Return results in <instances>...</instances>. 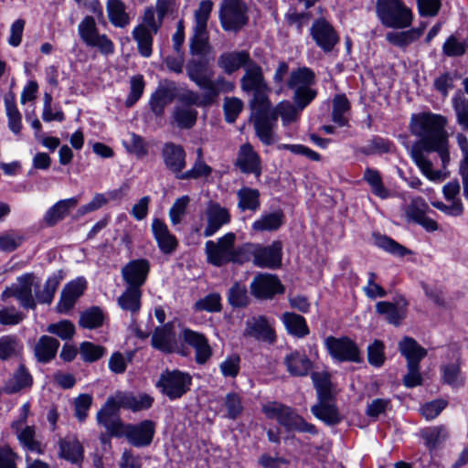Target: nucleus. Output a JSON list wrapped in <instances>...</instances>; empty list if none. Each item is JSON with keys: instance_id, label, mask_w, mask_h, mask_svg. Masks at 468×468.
Here are the masks:
<instances>
[{"instance_id": "dca6fc26", "label": "nucleus", "mask_w": 468, "mask_h": 468, "mask_svg": "<svg viewBox=\"0 0 468 468\" xmlns=\"http://www.w3.org/2000/svg\"><path fill=\"white\" fill-rule=\"evenodd\" d=\"M119 405L115 399L110 397L97 412V422L103 426L110 436H122L124 425L119 416Z\"/></svg>"}, {"instance_id": "e433bc0d", "label": "nucleus", "mask_w": 468, "mask_h": 468, "mask_svg": "<svg viewBox=\"0 0 468 468\" xmlns=\"http://www.w3.org/2000/svg\"><path fill=\"white\" fill-rule=\"evenodd\" d=\"M33 378L24 365H20L4 386V392L6 394H14L24 388H30Z\"/></svg>"}, {"instance_id": "79ce46f5", "label": "nucleus", "mask_w": 468, "mask_h": 468, "mask_svg": "<svg viewBox=\"0 0 468 468\" xmlns=\"http://www.w3.org/2000/svg\"><path fill=\"white\" fill-rule=\"evenodd\" d=\"M125 5L121 0H108L107 13L110 22L116 27L123 28L130 24V16L126 13Z\"/></svg>"}, {"instance_id": "f257e3e1", "label": "nucleus", "mask_w": 468, "mask_h": 468, "mask_svg": "<svg viewBox=\"0 0 468 468\" xmlns=\"http://www.w3.org/2000/svg\"><path fill=\"white\" fill-rule=\"evenodd\" d=\"M447 119L432 112L412 114L410 131L420 139V145L426 152H436L441 157L443 167L450 161L448 133L445 131Z\"/></svg>"}, {"instance_id": "0eeeda50", "label": "nucleus", "mask_w": 468, "mask_h": 468, "mask_svg": "<svg viewBox=\"0 0 468 468\" xmlns=\"http://www.w3.org/2000/svg\"><path fill=\"white\" fill-rule=\"evenodd\" d=\"M377 13L388 27L405 28L410 26L412 14L400 0H377Z\"/></svg>"}, {"instance_id": "c9c22d12", "label": "nucleus", "mask_w": 468, "mask_h": 468, "mask_svg": "<svg viewBox=\"0 0 468 468\" xmlns=\"http://www.w3.org/2000/svg\"><path fill=\"white\" fill-rule=\"evenodd\" d=\"M423 149L420 145H413L410 149V156L420 169L422 174L431 181L441 180L445 177L441 171H434L432 163L424 155Z\"/></svg>"}, {"instance_id": "72a5a7b5", "label": "nucleus", "mask_w": 468, "mask_h": 468, "mask_svg": "<svg viewBox=\"0 0 468 468\" xmlns=\"http://www.w3.org/2000/svg\"><path fill=\"white\" fill-rule=\"evenodd\" d=\"M77 204L78 200L75 197L58 201L47 210L44 216L46 225L48 227L56 225L58 221L62 220Z\"/></svg>"}, {"instance_id": "3c124183", "label": "nucleus", "mask_w": 468, "mask_h": 468, "mask_svg": "<svg viewBox=\"0 0 468 468\" xmlns=\"http://www.w3.org/2000/svg\"><path fill=\"white\" fill-rule=\"evenodd\" d=\"M393 148L394 144L388 139L373 136L365 146L359 149V152L365 155L382 154L390 153Z\"/></svg>"}, {"instance_id": "5fc2aeb1", "label": "nucleus", "mask_w": 468, "mask_h": 468, "mask_svg": "<svg viewBox=\"0 0 468 468\" xmlns=\"http://www.w3.org/2000/svg\"><path fill=\"white\" fill-rule=\"evenodd\" d=\"M223 405L225 409L223 417L229 420H236L242 414L244 410L242 398L237 392L227 393L224 398Z\"/></svg>"}, {"instance_id": "6e6552de", "label": "nucleus", "mask_w": 468, "mask_h": 468, "mask_svg": "<svg viewBox=\"0 0 468 468\" xmlns=\"http://www.w3.org/2000/svg\"><path fill=\"white\" fill-rule=\"evenodd\" d=\"M191 384L192 378L188 373L165 369L160 374L155 387L170 400H175L182 398L190 389Z\"/></svg>"}, {"instance_id": "0e129e2a", "label": "nucleus", "mask_w": 468, "mask_h": 468, "mask_svg": "<svg viewBox=\"0 0 468 468\" xmlns=\"http://www.w3.org/2000/svg\"><path fill=\"white\" fill-rule=\"evenodd\" d=\"M194 309L197 312L218 313L222 309L221 297L218 292H212L197 301Z\"/></svg>"}, {"instance_id": "423d86ee", "label": "nucleus", "mask_w": 468, "mask_h": 468, "mask_svg": "<svg viewBox=\"0 0 468 468\" xmlns=\"http://www.w3.org/2000/svg\"><path fill=\"white\" fill-rule=\"evenodd\" d=\"M399 349L407 359L408 372L403 378V384L407 388H415L422 384V377L420 373V362L423 359L427 351L421 347L416 340L405 336L399 343Z\"/></svg>"}, {"instance_id": "37998d69", "label": "nucleus", "mask_w": 468, "mask_h": 468, "mask_svg": "<svg viewBox=\"0 0 468 468\" xmlns=\"http://www.w3.org/2000/svg\"><path fill=\"white\" fill-rule=\"evenodd\" d=\"M61 279L59 274H53L47 279L42 290L35 291L37 304H50L53 302Z\"/></svg>"}, {"instance_id": "6ab92c4d", "label": "nucleus", "mask_w": 468, "mask_h": 468, "mask_svg": "<svg viewBox=\"0 0 468 468\" xmlns=\"http://www.w3.org/2000/svg\"><path fill=\"white\" fill-rule=\"evenodd\" d=\"M150 271V263L145 259H137L129 261L122 268V276L128 287L140 289L146 281Z\"/></svg>"}, {"instance_id": "de8ad7c7", "label": "nucleus", "mask_w": 468, "mask_h": 468, "mask_svg": "<svg viewBox=\"0 0 468 468\" xmlns=\"http://www.w3.org/2000/svg\"><path fill=\"white\" fill-rule=\"evenodd\" d=\"M282 211L263 214L252 223V229L259 232L276 230L282 226Z\"/></svg>"}, {"instance_id": "864d4df0", "label": "nucleus", "mask_w": 468, "mask_h": 468, "mask_svg": "<svg viewBox=\"0 0 468 468\" xmlns=\"http://www.w3.org/2000/svg\"><path fill=\"white\" fill-rule=\"evenodd\" d=\"M133 37L137 42L139 53L144 58H149L152 55L153 44L151 32L144 25H139L133 29Z\"/></svg>"}, {"instance_id": "09e8293b", "label": "nucleus", "mask_w": 468, "mask_h": 468, "mask_svg": "<svg viewBox=\"0 0 468 468\" xmlns=\"http://www.w3.org/2000/svg\"><path fill=\"white\" fill-rule=\"evenodd\" d=\"M174 94L166 88L157 89L151 96L149 105L151 111L155 116H162L165 112V108L172 102Z\"/></svg>"}, {"instance_id": "ddd939ff", "label": "nucleus", "mask_w": 468, "mask_h": 468, "mask_svg": "<svg viewBox=\"0 0 468 468\" xmlns=\"http://www.w3.org/2000/svg\"><path fill=\"white\" fill-rule=\"evenodd\" d=\"M310 36L316 46L324 53L333 51L340 41V37L335 27L329 21L322 16L314 19L310 27Z\"/></svg>"}, {"instance_id": "4d7b16f0", "label": "nucleus", "mask_w": 468, "mask_h": 468, "mask_svg": "<svg viewBox=\"0 0 468 468\" xmlns=\"http://www.w3.org/2000/svg\"><path fill=\"white\" fill-rule=\"evenodd\" d=\"M423 30L413 28L402 32H389L386 36V39L392 45L404 48L417 40L422 34Z\"/></svg>"}, {"instance_id": "a19ab883", "label": "nucleus", "mask_w": 468, "mask_h": 468, "mask_svg": "<svg viewBox=\"0 0 468 468\" xmlns=\"http://www.w3.org/2000/svg\"><path fill=\"white\" fill-rule=\"evenodd\" d=\"M197 114L193 107L176 105L172 112V120L179 129H191L197 122Z\"/></svg>"}, {"instance_id": "f03ea898", "label": "nucleus", "mask_w": 468, "mask_h": 468, "mask_svg": "<svg viewBox=\"0 0 468 468\" xmlns=\"http://www.w3.org/2000/svg\"><path fill=\"white\" fill-rule=\"evenodd\" d=\"M235 234L229 232L218 239L216 242L207 240L205 244L207 261L215 266H222L230 261L238 263L248 261V257L244 256L242 246L235 249Z\"/></svg>"}, {"instance_id": "7c9ffc66", "label": "nucleus", "mask_w": 468, "mask_h": 468, "mask_svg": "<svg viewBox=\"0 0 468 468\" xmlns=\"http://www.w3.org/2000/svg\"><path fill=\"white\" fill-rule=\"evenodd\" d=\"M318 403L312 406L311 412L327 425H336L342 420L336 406L331 399H318Z\"/></svg>"}, {"instance_id": "603ef678", "label": "nucleus", "mask_w": 468, "mask_h": 468, "mask_svg": "<svg viewBox=\"0 0 468 468\" xmlns=\"http://www.w3.org/2000/svg\"><path fill=\"white\" fill-rule=\"evenodd\" d=\"M104 313L98 306H92L83 311L80 315V326L87 329L101 327L104 322Z\"/></svg>"}, {"instance_id": "49530a36", "label": "nucleus", "mask_w": 468, "mask_h": 468, "mask_svg": "<svg viewBox=\"0 0 468 468\" xmlns=\"http://www.w3.org/2000/svg\"><path fill=\"white\" fill-rule=\"evenodd\" d=\"M363 179L370 186L375 196L381 199H386L390 196V192L383 185L381 175L378 170L367 167L364 171Z\"/></svg>"}, {"instance_id": "b1692460", "label": "nucleus", "mask_w": 468, "mask_h": 468, "mask_svg": "<svg viewBox=\"0 0 468 468\" xmlns=\"http://www.w3.org/2000/svg\"><path fill=\"white\" fill-rule=\"evenodd\" d=\"M113 398L120 408L133 412L148 410L154 403V398L146 393L134 394L129 391H119Z\"/></svg>"}, {"instance_id": "c85d7f7f", "label": "nucleus", "mask_w": 468, "mask_h": 468, "mask_svg": "<svg viewBox=\"0 0 468 468\" xmlns=\"http://www.w3.org/2000/svg\"><path fill=\"white\" fill-rule=\"evenodd\" d=\"M252 61L250 53L246 50L228 51L218 57V66L226 74L230 75L241 67L245 69Z\"/></svg>"}, {"instance_id": "4c0bfd02", "label": "nucleus", "mask_w": 468, "mask_h": 468, "mask_svg": "<svg viewBox=\"0 0 468 468\" xmlns=\"http://www.w3.org/2000/svg\"><path fill=\"white\" fill-rule=\"evenodd\" d=\"M261 193L256 188L243 186L237 191L238 208L244 212H256L261 207Z\"/></svg>"}, {"instance_id": "f704fd0d", "label": "nucleus", "mask_w": 468, "mask_h": 468, "mask_svg": "<svg viewBox=\"0 0 468 468\" xmlns=\"http://www.w3.org/2000/svg\"><path fill=\"white\" fill-rule=\"evenodd\" d=\"M284 364L292 376H306L312 367V362L303 353L293 351L285 356Z\"/></svg>"}, {"instance_id": "412c9836", "label": "nucleus", "mask_w": 468, "mask_h": 468, "mask_svg": "<svg viewBox=\"0 0 468 468\" xmlns=\"http://www.w3.org/2000/svg\"><path fill=\"white\" fill-rule=\"evenodd\" d=\"M151 345L154 349L165 354L176 352L178 345L173 323L169 322L156 327L151 337Z\"/></svg>"}, {"instance_id": "473e14b6", "label": "nucleus", "mask_w": 468, "mask_h": 468, "mask_svg": "<svg viewBox=\"0 0 468 468\" xmlns=\"http://www.w3.org/2000/svg\"><path fill=\"white\" fill-rule=\"evenodd\" d=\"M21 446L31 452L42 454L45 452V445L37 438L35 426H25L14 430Z\"/></svg>"}, {"instance_id": "ea45409f", "label": "nucleus", "mask_w": 468, "mask_h": 468, "mask_svg": "<svg viewBox=\"0 0 468 468\" xmlns=\"http://www.w3.org/2000/svg\"><path fill=\"white\" fill-rule=\"evenodd\" d=\"M58 444L61 457L73 463L82 461L83 447L75 437L68 436L61 439Z\"/></svg>"}, {"instance_id": "c756f323", "label": "nucleus", "mask_w": 468, "mask_h": 468, "mask_svg": "<svg viewBox=\"0 0 468 468\" xmlns=\"http://www.w3.org/2000/svg\"><path fill=\"white\" fill-rule=\"evenodd\" d=\"M407 307L408 302L404 299L402 300V303H398L397 304L382 301L377 303L376 312L378 314L385 315L388 324L399 326L407 316Z\"/></svg>"}, {"instance_id": "4be33fe9", "label": "nucleus", "mask_w": 468, "mask_h": 468, "mask_svg": "<svg viewBox=\"0 0 468 468\" xmlns=\"http://www.w3.org/2000/svg\"><path fill=\"white\" fill-rule=\"evenodd\" d=\"M207 226L203 235L211 237L230 221L229 210L217 202H209L206 208Z\"/></svg>"}, {"instance_id": "a211bd4d", "label": "nucleus", "mask_w": 468, "mask_h": 468, "mask_svg": "<svg viewBox=\"0 0 468 468\" xmlns=\"http://www.w3.org/2000/svg\"><path fill=\"white\" fill-rule=\"evenodd\" d=\"M154 432V423L150 420H145L138 424H128L124 426L122 435H125L132 445L135 447H145L152 442Z\"/></svg>"}, {"instance_id": "c03bdc74", "label": "nucleus", "mask_w": 468, "mask_h": 468, "mask_svg": "<svg viewBox=\"0 0 468 468\" xmlns=\"http://www.w3.org/2000/svg\"><path fill=\"white\" fill-rule=\"evenodd\" d=\"M282 322L291 335L303 337L309 334L306 321L300 314L286 312L282 314Z\"/></svg>"}, {"instance_id": "2f4dec72", "label": "nucleus", "mask_w": 468, "mask_h": 468, "mask_svg": "<svg viewBox=\"0 0 468 468\" xmlns=\"http://www.w3.org/2000/svg\"><path fill=\"white\" fill-rule=\"evenodd\" d=\"M58 347V339L49 335H42L35 345L34 354L38 362L48 363L55 358Z\"/></svg>"}, {"instance_id": "8fccbe9b", "label": "nucleus", "mask_w": 468, "mask_h": 468, "mask_svg": "<svg viewBox=\"0 0 468 468\" xmlns=\"http://www.w3.org/2000/svg\"><path fill=\"white\" fill-rule=\"evenodd\" d=\"M141 289L136 287H127L126 290L118 298V304L122 310L131 313H136L141 307Z\"/></svg>"}, {"instance_id": "5701e85b", "label": "nucleus", "mask_w": 468, "mask_h": 468, "mask_svg": "<svg viewBox=\"0 0 468 468\" xmlns=\"http://www.w3.org/2000/svg\"><path fill=\"white\" fill-rule=\"evenodd\" d=\"M182 337L195 349V359L197 364L203 365L211 357L212 349L203 334L186 328L182 331Z\"/></svg>"}, {"instance_id": "f3484780", "label": "nucleus", "mask_w": 468, "mask_h": 468, "mask_svg": "<svg viewBox=\"0 0 468 468\" xmlns=\"http://www.w3.org/2000/svg\"><path fill=\"white\" fill-rule=\"evenodd\" d=\"M250 292L258 299H271L274 295L283 293L284 287L276 275L259 273L250 282Z\"/></svg>"}, {"instance_id": "aec40b11", "label": "nucleus", "mask_w": 468, "mask_h": 468, "mask_svg": "<svg viewBox=\"0 0 468 468\" xmlns=\"http://www.w3.org/2000/svg\"><path fill=\"white\" fill-rule=\"evenodd\" d=\"M235 165L241 173L253 174L256 177L262 172L261 157L249 143L239 147Z\"/></svg>"}, {"instance_id": "39448f33", "label": "nucleus", "mask_w": 468, "mask_h": 468, "mask_svg": "<svg viewBox=\"0 0 468 468\" xmlns=\"http://www.w3.org/2000/svg\"><path fill=\"white\" fill-rule=\"evenodd\" d=\"M188 78L201 90H216L220 93L230 92L234 90V84L227 80L223 76L215 80L208 73V60L205 58H191L186 66Z\"/></svg>"}, {"instance_id": "9d476101", "label": "nucleus", "mask_w": 468, "mask_h": 468, "mask_svg": "<svg viewBox=\"0 0 468 468\" xmlns=\"http://www.w3.org/2000/svg\"><path fill=\"white\" fill-rule=\"evenodd\" d=\"M244 256L248 261L252 258L255 266L261 268L275 269L282 262V244L278 241L269 246L247 243L242 246Z\"/></svg>"}, {"instance_id": "f8f14e48", "label": "nucleus", "mask_w": 468, "mask_h": 468, "mask_svg": "<svg viewBox=\"0 0 468 468\" xmlns=\"http://www.w3.org/2000/svg\"><path fill=\"white\" fill-rule=\"evenodd\" d=\"M325 347L330 356L339 362H363V356L357 345L347 336H328L324 340Z\"/></svg>"}, {"instance_id": "bf43d9fd", "label": "nucleus", "mask_w": 468, "mask_h": 468, "mask_svg": "<svg viewBox=\"0 0 468 468\" xmlns=\"http://www.w3.org/2000/svg\"><path fill=\"white\" fill-rule=\"evenodd\" d=\"M448 431L444 426L431 427L422 431L425 444L430 450H434L448 438Z\"/></svg>"}, {"instance_id": "1a4fd4ad", "label": "nucleus", "mask_w": 468, "mask_h": 468, "mask_svg": "<svg viewBox=\"0 0 468 468\" xmlns=\"http://www.w3.org/2000/svg\"><path fill=\"white\" fill-rule=\"evenodd\" d=\"M218 18L225 31L238 32L249 21L247 5L242 0H222Z\"/></svg>"}, {"instance_id": "9b49d317", "label": "nucleus", "mask_w": 468, "mask_h": 468, "mask_svg": "<svg viewBox=\"0 0 468 468\" xmlns=\"http://www.w3.org/2000/svg\"><path fill=\"white\" fill-rule=\"evenodd\" d=\"M78 33L86 46L98 48L102 55L108 56L114 52L113 42L105 34H100L93 16H86L80 21Z\"/></svg>"}, {"instance_id": "69168bd1", "label": "nucleus", "mask_w": 468, "mask_h": 468, "mask_svg": "<svg viewBox=\"0 0 468 468\" xmlns=\"http://www.w3.org/2000/svg\"><path fill=\"white\" fill-rule=\"evenodd\" d=\"M443 382L459 388L464 385V378L461 375V367L457 363H452L441 367Z\"/></svg>"}, {"instance_id": "393cba45", "label": "nucleus", "mask_w": 468, "mask_h": 468, "mask_svg": "<svg viewBox=\"0 0 468 468\" xmlns=\"http://www.w3.org/2000/svg\"><path fill=\"white\" fill-rule=\"evenodd\" d=\"M186 152L181 145L174 143H166L162 150V157L164 163L177 178L178 175H182V170L186 167Z\"/></svg>"}, {"instance_id": "2eb2a0df", "label": "nucleus", "mask_w": 468, "mask_h": 468, "mask_svg": "<svg viewBox=\"0 0 468 468\" xmlns=\"http://www.w3.org/2000/svg\"><path fill=\"white\" fill-rule=\"evenodd\" d=\"M18 284L5 288L1 293V300L16 298L21 307L24 309L35 310L37 308V301H35L32 293V274H26L18 278Z\"/></svg>"}, {"instance_id": "e2e57ef3", "label": "nucleus", "mask_w": 468, "mask_h": 468, "mask_svg": "<svg viewBox=\"0 0 468 468\" xmlns=\"http://www.w3.org/2000/svg\"><path fill=\"white\" fill-rule=\"evenodd\" d=\"M21 349L19 340L16 335L0 337V359L6 360L16 356Z\"/></svg>"}, {"instance_id": "6e6d98bb", "label": "nucleus", "mask_w": 468, "mask_h": 468, "mask_svg": "<svg viewBox=\"0 0 468 468\" xmlns=\"http://www.w3.org/2000/svg\"><path fill=\"white\" fill-rule=\"evenodd\" d=\"M452 101L458 124L463 131H468V98L459 91Z\"/></svg>"}, {"instance_id": "20e7f679", "label": "nucleus", "mask_w": 468, "mask_h": 468, "mask_svg": "<svg viewBox=\"0 0 468 468\" xmlns=\"http://www.w3.org/2000/svg\"><path fill=\"white\" fill-rule=\"evenodd\" d=\"M262 412L268 419L276 420L288 431H296L312 435L317 434L316 427L306 422L294 409L277 401H270L262 406Z\"/></svg>"}, {"instance_id": "680f3d73", "label": "nucleus", "mask_w": 468, "mask_h": 468, "mask_svg": "<svg viewBox=\"0 0 468 468\" xmlns=\"http://www.w3.org/2000/svg\"><path fill=\"white\" fill-rule=\"evenodd\" d=\"M350 108L349 101L346 95H336L333 100L332 117L334 122L339 126H345L347 123L346 118L344 116Z\"/></svg>"}, {"instance_id": "cd10ccee", "label": "nucleus", "mask_w": 468, "mask_h": 468, "mask_svg": "<svg viewBox=\"0 0 468 468\" xmlns=\"http://www.w3.org/2000/svg\"><path fill=\"white\" fill-rule=\"evenodd\" d=\"M244 334L268 343H273L276 338L274 330L264 316L252 317L247 320Z\"/></svg>"}, {"instance_id": "4468645a", "label": "nucleus", "mask_w": 468, "mask_h": 468, "mask_svg": "<svg viewBox=\"0 0 468 468\" xmlns=\"http://www.w3.org/2000/svg\"><path fill=\"white\" fill-rule=\"evenodd\" d=\"M254 129L260 141L265 145L273 144L276 142L275 128L277 126L276 117L269 113V107H255Z\"/></svg>"}, {"instance_id": "13d9d810", "label": "nucleus", "mask_w": 468, "mask_h": 468, "mask_svg": "<svg viewBox=\"0 0 468 468\" xmlns=\"http://www.w3.org/2000/svg\"><path fill=\"white\" fill-rule=\"evenodd\" d=\"M374 240L375 244L378 247L383 249L384 250L388 251L390 254L403 257L408 254H411V251L408 250L406 247L402 246L401 244L398 243L396 240L392 239L391 238L376 234L374 235Z\"/></svg>"}, {"instance_id": "a878e982", "label": "nucleus", "mask_w": 468, "mask_h": 468, "mask_svg": "<svg viewBox=\"0 0 468 468\" xmlns=\"http://www.w3.org/2000/svg\"><path fill=\"white\" fill-rule=\"evenodd\" d=\"M204 92L202 94H198L194 90H186L177 97V101L179 106H186V107H202L207 108L210 107L213 104L217 103L220 92H218L216 90H203Z\"/></svg>"}, {"instance_id": "bb28decb", "label": "nucleus", "mask_w": 468, "mask_h": 468, "mask_svg": "<svg viewBox=\"0 0 468 468\" xmlns=\"http://www.w3.org/2000/svg\"><path fill=\"white\" fill-rule=\"evenodd\" d=\"M151 229L158 248L165 254H172L177 245L176 238L169 231L167 225L159 218H154Z\"/></svg>"}, {"instance_id": "a18cd8bd", "label": "nucleus", "mask_w": 468, "mask_h": 468, "mask_svg": "<svg viewBox=\"0 0 468 468\" xmlns=\"http://www.w3.org/2000/svg\"><path fill=\"white\" fill-rule=\"evenodd\" d=\"M301 112L295 104L293 105L289 101H281L273 109H271V105L269 106V113L274 115L276 121L280 116L284 125L295 122Z\"/></svg>"}, {"instance_id": "7ed1b4c3", "label": "nucleus", "mask_w": 468, "mask_h": 468, "mask_svg": "<svg viewBox=\"0 0 468 468\" xmlns=\"http://www.w3.org/2000/svg\"><path fill=\"white\" fill-rule=\"evenodd\" d=\"M241 90L251 95V108L269 107L271 105L269 100L270 89L263 76L262 69L255 61L247 65L244 75L240 79Z\"/></svg>"}, {"instance_id": "052dcab7", "label": "nucleus", "mask_w": 468, "mask_h": 468, "mask_svg": "<svg viewBox=\"0 0 468 468\" xmlns=\"http://www.w3.org/2000/svg\"><path fill=\"white\" fill-rule=\"evenodd\" d=\"M318 399H331V381L329 375L324 372H313L311 375Z\"/></svg>"}, {"instance_id": "58836bf2", "label": "nucleus", "mask_w": 468, "mask_h": 468, "mask_svg": "<svg viewBox=\"0 0 468 468\" xmlns=\"http://www.w3.org/2000/svg\"><path fill=\"white\" fill-rule=\"evenodd\" d=\"M315 83L314 72L306 67H302L290 73L287 87L293 91L311 88Z\"/></svg>"}, {"instance_id": "774afa93", "label": "nucleus", "mask_w": 468, "mask_h": 468, "mask_svg": "<svg viewBox=\"0 0 468 468\" xmlns=\"http://www.w3.org/2000/svg\"><path fill=\"white\" fill-rule=\"evenodd\" d=\"M468 45L465 41L450 36L442 45V52L447 57H461L466 53Z\"/></svg>"}, {"instance_id": "338daca9", "label": "nucleus", "mask_w": 468, "mask_h": 468, "mask_svg": "<svg viewBox=\"0 0 468 468\" xmlns=\"http://www.w3.org/2000/svg\"><path fill=\"white\" fill-rule=\"evenodd\" d=\"M26 314L15 306H3L0 308V324L5 326H15L21 324Z\"/></svg>"}]
</instances>
